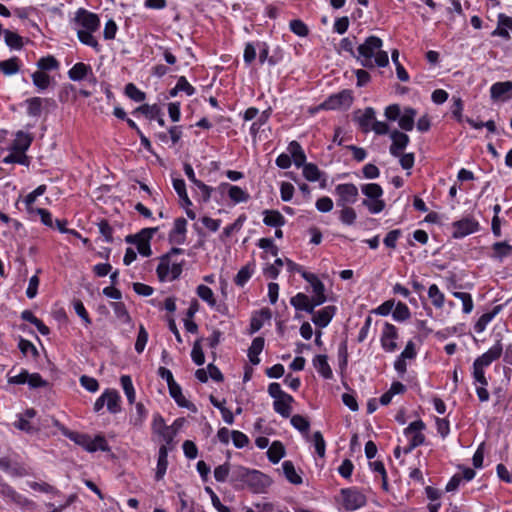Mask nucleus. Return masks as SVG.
I'll return each instance as SVG.
<instances>
[{"label":"nucleus","mask_w":512,"mask_h":512,"mask_svg":"<svg viewBox=\"0 0 512 512\" xmlns=\"http://www.w3.org/2000/svg\"><path fill=\"white\" fill-rule=\"evenodd\" d=\"M233 477L235 480L244 482L254 493H264L271 485V479L257 470H249L244 467H238Z\"/></svg>","instance_id":"f257e3e1"},{"label":"nucleus","mask_w":512,"mask_h":512,"mask_svg":"<svg viewBox=\"0 0 512 512\" xmlns=\"http://www.w3.org/2000/svg\"><path fill=\"white\" fill-rule=\"evenodd\" d=\"M61 433L75 444L83 447L88 452H96L97 450H110L106 439L102 435H97L92 439L88 434L71 431L68 428H61Z\"/></svg>","instance_id":"f03ea898"},{"label":"nucleus","mask_w":512,"mask_h":512,"mask_svg":"<svg viewBox=\"0 0 512 512\" xmlns=\"http://www.w3.org/2000/svg\"><path fill=\"white\" fill-rule=\"evenodd\" d=\"M361 192L366 197L362 201V205L368 209L371 214H378L385 208L383 197V189L377 183H367L361 185Z\"/></svg>","instance_id":"7ed1b4c3"},{"label":"nucleus","mask_w":512,"mask_h":512,"mask_svg":"<svg viewBox=\"0 0 512 512\" xmlns=\"http://www.w3.org/2000/svg\"><path fill=\"white\" fill-rule=\"evenodd\" d=\"M383 40L376 36H368L362 44L357 47V61L364 68H374L373 57L382 48Z\"/></svg>","instance_id":"20e7f679"},{"label":"nucleus","mask_w":512,"mask_h":512,"mask_svg":"<svg viewBox=\"0 0 512 512\" xmlns=\"http://www.w3.org/2000/svg\"><path fill=\"white\" fill-rule=\"evenodd\" d=\"M100 23V18L96 13H93L82 7L76 10L73 18V25L76 31H98L100 28Z\"/></svg>","instance_id":"39448f33"},{"label":"nucleus","mask_w":512,"mask_h":512,"mask_svg":"<svg viewBox=\"0 0 512 512\" xmlns=\"http://www.w3.org/2000/svg\"><path fill=\"white\" fill-rule=\"evenodd\" d=\"M157 230V228H145L141 230L139 233L135 235H128L126 237V241L128 243H133L137 246L138 252L142 256H150L151 255V249L149 241L153 235V233Z\"/></svg>","instance_id":"423d86ee"},{"label":"nucleus","mask_w":512,"mask_h":512,"mask_svg":"<svg viewBox=\"0 0 512 512\" xmlns=\"http://www.w3.org/2000/svg\"><path fill=\"white\" fill-rule=\"evenodd\" d=\"M358 189L353 183H342L335 187L337 206H350L357 201Z\"/></svg>","instance_id":"0eeeda50"},{"label":"nucleus","mask_w":512,"mask_h":512,"mask_svg":"<svg viewBox=\"0 0 512 512\" xmlns=\"http://www.w3.org/2000/svg\"><path fill=\"white\" fill-rule=\"evenodd\" d=\"M40 199L34 202L33 209H24L28 215V220L36 222L40 221L41 224H53L51 213L43 208ZM54 224H68L67 220L56 219Z\"/></svg>","instance_id":"6e6552de"},{"label":"nucleus","mask_w":512,"mask_h":512,"mask_svg":"<svg viewBox=\"0 0 512 512\" xmlns=\"http://www.w3.org/2000/svg\"><path fill=\"white\" fill-rule=\"evenodd\" d=\"M424 428L425 424L422 420L414 421L408 425L404 432L407 436H411V439L410 444L405 448L404 453H409L414 448L424 443L425 436L421 433Z\"/></svg>","instance_id":"1a4fd4ad"},{"label":"nucleus","mask_w":512,"mask_h":512,"mask_svg":"<svg viewBox=\"0 0 512 512\" xmlns=\"http://www.w3.org/2000/svg\"><path fill=\"white\" fill-rule=\"evenodd\" d=\"M341 494L343 497V507L347 511L359 509L367 502L366 496L355 489H342Z\"/></svg>","instance_id":"9d476101"},{"label":"nucleus","mask_w":512,"mask_h":512,"mask_svg":"<svg viewBox=\"0 0 512 512\" xmlns=\"http://www.w3.org/2000/svg\"><path fill=\"white\" fill-rule=\"evenodd\" d=\"M257 50L259 52L258 58L261 65L267 63L270 67H274L283 60L282 50L278 47L272 55H269V45L264 41H257Z\"/></svg>","instance_id":"9b49d317"},{"label":"nucleus","mask_w":512,"mask_h":512,"mask_svg":"<svg viewBox=\"0 0 512 512\" xmlns=\"http://www.w3.org/2000/svg\"><path fill=\"white\" fill-rule=\"evenodd\" d=\"M152 430L155 434L160 436L165 442L164 445H170L176 435V430L173 426H167L163 417L159 414L155 415L152 422Z\"/></svg>","instance_id":"f8f14e48"},{"label":"nucleus","mask_w":512,"mask_h":512,"mask_svg":"<svg viewBox=\"0 0 512 512\" xmlns=\"http://www.w3.org/2000/svg\"><path fill=\"white\" fill-rule=\"evenodd\" d=\"M217 190L221 194L226 193L234 204L245 203L250 198V195L246 190L237 185H232L227 182L221 183L217 187Z\"/></svg>","instance_id":"ddd939ff"},{"label":"nucleus","mask_w":512,"mask_h":512,"mask_svg":"<svg viewBox=\"0 0 512 512\" xmlns=\"http://www.w3.org/2000/svg\"><path fill=\"white\" fill-rule=\"evenodd\" d=\"M490 97L493 101L505 102L512 98V81L495 82L490 87Z\"/></svg>","instance_id":"4468645a"},{"label":"nucleus","mask_w":512,"mask_h":512,"mask_svg":"<svg viewBox=\"0 0 512 512\" xmlns=\"http://www.w3.org/2000/svg\"><path fill=\"white\" fill-rule=\"evenodd\" d=\"M390 138L392 140V144L389 147V152L393 157L401 156V153L410 142V138L404 132H401L397 129H394L390 132Z\"/></svg>","instance_id":"2eb2a0df"},{"label":"nucleus","mask_w":512,"mask_h":512,"mask_svg":"<svg viewBox=\"0 0 512 512\" xmlns=\"http://www.w3.org/2000/svg\"><path fill=\"white\" fill-rule=\"evenodd\" d=\"M302 277L311 285L314 295L312 296L315 299V304H323L326 302L325 295V286L319 280V278L309 272H302Z\"/></svg>","instance_id":"dca6fc26"},{"label":"nucleus","mask_w":512,"mask_h":512,"mask_svg":"<svg viewBox=\"0 0 512 512\" xmlns=\"http://www.w3.org/2000/svg\"><path fill=\"white\" fill-rule=\"evenodd\" d=\"M91 76L93 82L96 83L97 79L93 74L92 67L89 64L83 62H77L68 71V77L70 80L79 82Z\"/></svg>","instance_id":"f3484780"},{"label":"nucleus","mask_w":512,"mask_h":512,"mask_svg":"<svg viewBox=\"0 0 512 512\" xmlns=\"http://www.w3.org/2000/svg\"><path fill=\"white\" fill-rule=\"evenodd\" d=\"M397 329L393 324L385 323L382 336H381V345L383 349L387 352H393L397 348V344L395 339L397 338Z\"/></svg>","instance_id":"a211bd4d"},{"label":"nucleus","mask_w":512,"mask_h":512,"mask_svg":"<svg viewBox=\"0 0 512 512\" xmlns=\"http://www.w3.org/2000/svg\"><path fill=\"white\" fill-rule=\"evenodd\" d=\"M287 152L291 155L292 163L297 168H303L306 164L309 163L307 162L305 151L298 141L293 140L289 142L287 146Z\"/></svg>","instance_id":"6ab92c4d"},{"label":"nucleus","mask_w":512,"mask_h":512,"mask_svg":"<svg viewBox=\"0 0 512 512\" xmlns=\"http://www.w3.org/2000/svg\"><path fill=\"white\" fill-rule=\"evenodd\" d=\"M291 305L300 311H305L307 313H314V309L321 304H315V299L312 297L311 299L304 293H297L290 300Z\"/></svg>","instance_id":"aec40b11"},{"label":"nucleus","mask_w":512,"mask_h":512,"mask_svg":"<svg viewBox=\"0 0 512 512\" xmlns=\"http://www.w3.org/2000/svg\"><path fill=\"white\" fill-rule=\"evenodd\" d=\"M512 34V17L507 16L504 13L498 14V24L497 28L494 29L491 33L493 37L498 36L505 40H509Z\"/></svg>","instance_id":"412c9836"},{"label":"nucleus","mask_w":512,"mask_h":512,"mask_svg":"<svg viewBox=\"0 0 512 512\" xmlns=\"http://www.w3.org/2000/svg\"><path fill=\"white\" fill-rule=\"evenodd\" d=\"M33 141V137L30 133L24 131H18L15 135V139L13 140L10 151L16 153H26L29 149L31 143Z\"/></svg>","instance_id":"4be33fe9"},{"label":"nucleus","mask_w":512,"mask_h":512,"mask_svg":"<svg viewBox=\"0 0 512 512\" xmlns=\"http://www.w3.org/2000/svg\"><path fill=\"white\" fill-rule=\"evenodd\" d=\"M53 100L49 98L31 97L24 101L26 113L30 117L38 118L41 116L44 103L50 104Z\"/></svg>","instance_id":"5701e85b"},{"label":"nucleus","mask_w":512,"mask_h":512,"mask_svg":"<svg viewBox=\"0 0 512 512\" xmlns=\"http://www.w3.org/2000/svg\"><path fill=\"white\" fill-rule=\"evenodd\" d=\"M503 351L501 340H497L496 344L487 352L479 356L474 362L483 367L489 366L493 361L497 360Z\"/></svg>","instance_id":"b1692460"},{"label":"nucleus","mask_w":512,"mask_h":512,"mask_svg":"<svg viewBox=\"0 0 512 512\" xmlns=\"http://www.w3.org/2000/svg\"><path fill=\"white\" fill-rule=\"evenodd\" d=\"M168 388L170 396L175 400V402L180 407L187 408L193 412L197 411L196 406L184 397V395L182 394L181 387L176 382L172 384L170 383V385H168Z\"/></svg>","instance_id":"393cba45"},{"label":"nucleus","mask_w":512,"mask_h":512,"mask_svg":"<svg viewBox=\"0 0 512 512\" xmlns=\"http://www.w3.org/2000/svg\"><path fill=\"white\" fill-rule=\"evenodd\" d=\"M303 177L309 182H317L323 178L321 187L325 186L326 174L321 171L318 166L314 163L309 162L302 168Z\"/></svg>","instance_id":"a878e982"},{"label":"nucleus","mask_w":512,"mask_h":512,"mask_svg":"<svg viewBox=\"0 0 512 512\" xmlns=\"http://www.w3.org/2000/svg\"><path fill=\"white\" fill-rule=\"evenodd\" d=\"M361 111L358 110L355 114H358L360 113ZM375 110L374 108L372 107H367L365 108V110L362 112L361 115L357 116L355 115V121L357 122V124L359 125L360 129L364 132H368L371 127H372V124L375 120Z\"/></svg>","instance_id":"bb28decb"},{"label":"nucleus","mask_w":512,"mask_h":512,"mask_svg":"<svg viewBox=\"0 0 512 512\" xmlns=\"http://www.w3.org/2000/svg\"><path fill=\"white\" fill-rule=\"evenodd\" d=\"M335 307L334 306H326L323 309L312 313L313 318L312 321L315 325L324 328L326 327L331 319L333 318L335 314Z\"/></svg>","instance_id":"cd10ccee"},{"label":"nucleus","mask_w":512,"mask_h":512,"mask_svg":"<svg viewBox=\"0 0 512 512\" xmlns=\"http://www.w3.org/2000/svg\"><path fill=\"white\" fill-rule=\"evenodd\" d=\"M416 109L405 107L398 120L399 127L404 131H412L415 125Z\"/></svg>","instance_id":"c85d7f7f"},{"label":"nucleus","mask_w":512,"mask_h":512,"mask_svg":"<svg viewBox=\"0 0 512 512\" xmlns=\"http://www.w3.org/2000/svg\"><path fill=\"white\" fill-rule=\"evenodd\" d=\"M294 398L287 394L284 395L282 398H279L277 400H274L273 407L274 410L280 414L284 418H288L291 415L292 406Z\"/></svg>","instance_id":"c756f323"},{"label":"nucleus","mask_w":512,"mask_h":512,"mask_svg":"<svg viewBox=\"0 0 512 512\" xmlns=\"http://www.w3.org/2000/svg\"><path fill=\"white\" fill-rule=\"evenodd\" d=\"M196 193L197 200L201 203H208L212 198V193L217 189L206 185L201 180L193 185Z\"/></svg>","instance_id":"7c9ffc66"},{"label":"nucleus","mask_w":512,"mask_h":512,"mask_svg":"<svg viewBox=\"0 0 512 512\" xmlns=\"http://www.w3.org/2000/svg\"><path fill=\"white\" fill-rule=\"evenodd\" d=\"M264 344L265 340L263 337H256L253 339L251 346L248 349V357L253 365L259 364V354L262 352Z\"/></svg>","instance_id":"2f4dec72"},{"label":"nucleus","mask_w":512,"mask_h":512,"mask_svg":"<svg viewBox=\"0 0 512 512\" xmlns=\"http://www.w3.org/2000/svg\"><path fill=\"white\" fill-rule=\"evenodd\" d=\"M168 449L166 445H162L159 448L158 461H157V469L155 478L156 480H161L166 473L168 466Z\"/></svg>","instance_id":"473e14b6"},{"label":"nucleus","mask_w":512,"mask_h":512,"mask_svg":"<svg viewBox=\"0 0 512 512\" xmlns=\"http://www.w3.org/2000/svg\"><path fill=\"white\" fill-rule=\"evenodd\" d=\"M271 108H268L266 110H264L260 116L258 117V119L256 121H254L250 128H249V134L251 135V137L255 140L260 132V129L268 122L270 116H271Z\"/></svg>","instance_id":"72a5a7b5"},{"label":"nucleus","mask_w":512,"mask_h":512,"mask_svg":"<svg viewBox=\"0 0 512 512\" xmlns=\"http://www.w3.org/2000/svg\"><path fill=\"white\" fill-rule=\"evenodd\" d=\"M47 186L42 184L36 187L33 191L28 193L24 199L22 200L23 209H33V205L35 201H38V199L43 196V194L46 192Z\"/></svg>","instance_id":"f704fd0d"},{"label":"nucleus","mask_w":512,"mask_h":512,"mask_svg":"<svg viewBox=\"0 0 512 512\" xmlns=\"http://www.w3.org/2000/svg\"><path fill=\"white\" fill-rule=\"evenodd\" d=\"M20 60L14 56L7 60L0 61V72L6 76H12L18 73L20 69Z\"/></svg>","instance_id":"c9c22d12"},{"label":"nucleus","mask_w":512,"mask_h":512,"mask_svg":"<svg viewBox=\"0 0 512 512\" xmlns=\"http://www.w3.org/2000/svg\"><path fill=\"white\" fill-rule=\"evenodd\" d=\"M95 31H89V30H77V37L78 40L88 47L93 48L96 52L100 51V45L96 38L93 36V33Z\"/></svg>","instance_id":"e433bc0d"},{"label":"nucleus","mask_w":512,"mask_h":512,"mask_svg":"<svg viewBox=\"0 0 512 512\" xmlns=\"http://www.w3.org/2000/svg\"><path fill=\"white\" fill-rule=\"evenodd\" d=\"M173 188L176 191V193L179 196L180 202L182 206H191L192 202L188 197L187 191H186V183L181 178L173 179Z\"/></svg>","instance_id":"4c0bfd02"},{"label":"nucleus","mask_w":512,"mask_h":512,"mask_svg":"<svg viewBox=\"0 0 512 512\" xmlns=\"http://www.w3.org/2000/svg\"><path fill=\"white\" fill-rule=\"evenodd\" d=\"M159 108L160 107L157 104H153V105L143 104V105L135 108L132 111V115L135 117H139V115L141 114V115H144L147 119L153 120L156 116H158Z\"/></svg>","instance_id":"58836bf2"},{"label":"nucleus","mask_w":512,"mask_h":512,"mask_svg":"<svg viewBox=\"0 0 512 512\" xmlns=\"http://www.w3.org/2000/svg\"><path fill=\"white\" fill-rule=\"evenodd\" d=\"M313 364L317 369L318 373L325 379L332 377V370L328 364L327 357L325 355H318L314 358Z\"/></svg>","instance_id":"ea45409f"},{"label":"nucleus","mask_w":512,"mask_h":512,"mask_svg":"<svg viewBox=\"0 0 512 512\" xmlns=\"http://www.w3.org/2000/svg\"><path fill=\"white\" fill-rule=\"evenodd\" d=\"M283 473L286 479L294 484L300 485L302 483V477L296 472L294 464L291 461H284L282 463Z\"/></svg>","instance_id":"a19ab883"},{"label":"nucleus","mask_w":512,"mask_h":512,"mask_svg":"<svg viewBox=\"0 0 512 512\" xmlns=\"http://www.w3.org/2000/svg\"><path fill=\"white\" fill-rule=\"evenodd\" d=\"M21 318L23 320L28 321V322L32 323L33 325H35L37 330L42 335H48L49 334V332H50L49 328L43 323L42 320L37 318L30 310H24L21 313Z\"/></svg>","instance_id":"79ce46f5"},{"label":"nucleus","mask_w":512,"mask_h":512,"mask_svg":"<svg viewBox=\"0 0 512 512\" xmlns=\"http://www.w3.org/2000/svg\"><path fill=\"white\" fill-rule=\"evenodd\" d=\"M285 455V448L280 441H274L267 451L268 459L272 463H278Z\"/></svg>","instance_id":"37998d69"},{"label":"nucleus","mask_w":512,"mask_h":512,"mask_svg":"<svg viewBox=\"0 0 512 512\" xmlns=\"http://www.w3.org/2000/svg\"><path fill=\"white\" fill-rule=\"evenodd\" d=\"M107 409L111 413H117L120 411V396L116 390H106L104 392Z\"/></svg>","instance_id":"c03bdc74"},{"label":"nucleus","mask_w":512,"mask_h":512,"mask_svg":"<svg viewBox=\"0 0 512 512\" xmlns=\"http://www.w3.org/2000/svg\"><path fill=\"white\" fill-rule=\"evenodd\" d=\"M3 34L5 43L11 50H20L23 47V39L17 33L10 30H4Z\"/></svg>","instance_id":"a18cd8bd"},{"label":"nucleus","mask_w":512,"mask_h":512,"mask_svg":"<svg viewBox=\"0 0 512 512\" xmlns=\"http://www.w3.org/2000/svg\"><path fill=\"white\" fill-rule=\"evenodd\" d=\"M31 78L33 85L40 91L46 90L50 85V77L45 72L36 71L31 75Z\"/></svg>","instance_id":"49530a36"},{"label":"nucleus","mask_w":512,"mask_h":512,"mask_svg":"<svg viewBox=\"0 0 512 512\" xmlns=\"http://www.w3.org/2000/svg\"><path fill=\"white\" fill-rule=\"evenodd\" d=\"M253 271L254 265L252 264H247L242 267L234 278L235 284L240 287L244 286L245 283L251 278Z\"/></svg>","instance_id":"de8ad7c7"},{"label":"nucleus","mask_w":512,"mask_h":512,"mask_svg":"<svg viewBox=\"0 0 512 512\" xmlns=\"http://www.w3.org/2000/svg\"><path fill=\"white\" fill-rule=\"evenodd\" d=\"M3 163L5 164H20L23 166H28L30 164L29 158L25 153H16L10 151L8 155L3 158Z\"/></svg>","instance_id":"09e8293b"},{"label":"nucleus","mask_w":512,"mask_h":512,"mask_svg":"<svg viewBox=\"0 0 512 512\" xmlns=\"http://www.w3.org/2000/svg\"><path fill=\"white\" fill-rule=\"evenodd\" d=\"M125 95L135 102H143L146 99V93L140 90L134 83H128L125 86Z\"/></svg>","instance_id":"8fccbe9b"},{"label":"nucleus","mask_w":512,"mask_h":512,"mask_svg":"<svg viewBox=\"0 0 512 512\" xmlns=\"http://www.w3.org/2000/svg\"><path fill=\"white\" fill-rule=\"evenodd\" d=\"M428 297L436 308H442L444 305V294L439 290L436 284H432L428 289Z\"/></svg>","instance_id":"3c124183"},{"label":"nucleus","mask_w":512,"mask_h":512,"mask_svg":"<svg viewBox=\"0 0 512 512\" xmlns=\"http://www.w3.org/2000/svg\"><path fill=\"white\" fill-rule=\"evenodd\" d=\"M37 67L42 71H52L56 70L59 67V62L54 56L48 55L45 57H41L37 63Z\"/></svg>","instance_id":"603ef678"},{"label":"nucleus","mask_w":512,"mask_h":512,"mask_svg":"<svg viewBox=\"0 0 512 512\" xmlns=\"http://www.w3.org/2000/svg\"><path fill=\"white\" fill-rule=\"evenodd\" d=\"M499 307H495L492 312L484 313L478 321L474 325V330L477 333H482L486 326L490 323V321L495 317V315L498 313Z\"/></svg>","instance_id":"864d4df0"},{"label":"nucleus","mask_w":512,"mask_h":512,"mask_svg":"<svg viewBox=\"0 0 512 512\" xmlns=\"http://www.w3.org/2000/svg\"><path fill=\"white\" fill-rule=\"evenodd\" d=\"M120 382L129 403H134L136 396L131 377L129 375H122L120 378Z\"/></svg>","instance_id":"5fc2aeb1"},{"label":"nucleus","mask_w":512,"mask_h":512,"mask_svg":"<svg viewBox=\"0 0 512 512\" xmlns=\"http://www.w3.org/2000/svg\"><path fill=\"white\" fill-rule=\"evenodd\" d=\"M257 56V41L256 42H247L244 47L243 52V61L249 66L251 65Z\"/></svg>","instance_id":"6e6d98bb"},{"label":"nucleus","mask_w":512,"mask_h":512,"mask_svg":"<svg viewBox=\"0 0 512 512\" xmlns=\"http://www.w3.org/2000/svg\"><path fill=\"white\" fill-rule=\"evenodd\" d=\"M336 97L337 103L339 104L340 108H349L353 103V93L349 89H344L336 94H334Z\"/></svg>","instance_id":"4d7b16f0"},{"label":"nucleus","mask_w":512,"mask_h":512,"mask_svg":"<svg viewBox=\"0 0 512 512\" xmlns=\"http://www.w3.org/2000/svg\"><path fill=\"white\" fill-rule=\"evenodd\" d=\"M355 43L356 36H353V38H342L339 42V52L344 51L349 53L352 57L357 58V49H354Z\"/></svg>","instance_id":"13d9d810"},{"label":"nucleus","mask_w":512,"mask_h":512,"mask_svg":"<svg viewBox=\"0 0 512 512\" xmlns=\"http://www.w3.org/2000/svg\"><path fill=\"white\" fill-rule=\"evenodd\" d=\"M292 33L299 37H306L309 34L308 26L300 19H293L289 22Z\"/></svg>","instance_id":"bf43d9fd"},{"label":"nucleus","mask_w":512,"mask_h":512,"mask_svg":"<svg viewBox=\"0 0 512 512\" xmlns=\"http://www.w3.org/2000/svg\"><path fill=\"white\" fill-rule=\"evenodd\" d=\"M197 295L205 302L208 303V305H210L211 307H214L216 305V300H215V297H214V293L213 291L211 290V288H209L208 286L206 285H199L197 287Z\"/></svg>","instance_id":"052dcab7"},{"label":"nucleus","mask_w":512,"mask_h":512,"mask_svg":"<svg viewBox=\"0 0 512 512\" xmlns=\"http://www.w3.org/2000/svg\"><path fill=\"white\" fill-rule=\"evenodd\" d=\"M291 424L295 429H297L301 433H308L310 428L309 420L299 414L293 415L291 417Z\"/></svg>","instance_id":"680f3d73"},{"label":"nucleus","mask_w":512,"mask_h":512,"mask_svg":"<svg viewBox=\"0 0 512 512\" xmlns=\"http://www.w3.org/2000/svg\"><path fill=\"white\" fill-rule=\"evenodd\" d=\"M113 310H114V313L116 315V317L121 320L123 323H130L131 322V317L125 307V304L122 303V302H113L111 304Z\"/></svg>","instance_id":"e2e57ef3"},{"label":"nucleus","mask_w":512,"mask_h":512,"mask_svg":"<svg viewBox=\"0 0 512 512\" xmlns=\"http://www.w3.org/2000/svg\"><path fill=\"white\" fill-rule=\"evenodd\" d=\"M494 257L502 259L512 252V245L507 241L496 242L493 244Z\"/></svg>","instance_id":"0e129e2a"},{"label":"nucleus","mask_w":512,"mask_h":512,"mask_svg":"<svg viewBox=\"0 0 512 512\" xmlns=\"http://www.w3.org/2000/svg\"><path fill=\"white\" fill-rule=\"evenodd\" d=\"M284 216L275 210H265L263 224H284Z\"/></svg>","instance_id":"69168bd1"},{"label":"nucleus","mask_w":512,"mask_h":512,"mask_svg":"<svg viewBox=\"0 0 512 512\" xmlns=\"http://www.w3.org/2000/svg\"><path fill=\"white\" fill-rule=\"evenodd\" d=\"M452 295L461 300L463 305V312L469 314L473 310V300L469 293L466 292H453Z\"/></svg>","instance_id":"338daca9"},{"label":"nucleus","mask_w":512,"mask_h":512,"mask_svg":"<svg viewBox=\"0 0 512 512\" xmlns=\"http://www.w3.org/2000/svg\"><path fill=\"white\" fill-rule=\"evenodd\" d=\"M410 311L406 304L398 302L393 311V318L397 321H405L410 317Z\"/></svg>","instance_id":"774afa93"}]
</instances>
